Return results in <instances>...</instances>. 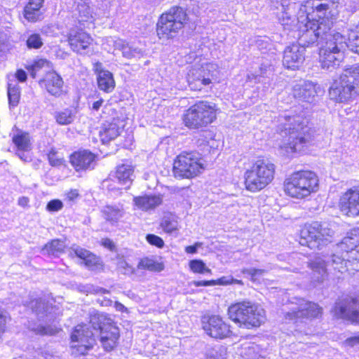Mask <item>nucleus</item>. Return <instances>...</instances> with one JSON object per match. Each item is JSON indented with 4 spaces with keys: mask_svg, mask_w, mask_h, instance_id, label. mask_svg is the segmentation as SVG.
Masks as SVG:
<instances>
[{
    "mask_svg": "<svg viewBox=\"0 0 359 359\" xmlns=\"http://www.w3.org/2000/svg\"><path fill=\"white\" fill-rule=\"evenodd\" d=\"M98 333L100 342L106 351H111L116 346L119 338L118 328L107 315L95 313L91 316L88 325L75 327L71 335L72 355H85L93 346Z\"/></svg>",
    "mask_w": 359,
    "mask_h": 359,
    "instance_id": "nucleus-1",
    "label": "nucleus"
},
{
    "mask_svg": "<svg viewBox=\"0 0 359 359\" xmlns=\"http://www.w3.org/2000/svg\"><path fill=\"white\" fill-rule=\"evenodd\" d=\"M274 125L277 133L283 138L279 147L287 154L302 151L313 139L314 130L308 119L292 115L290 111H285L276 117Z\"/></svg>",
    "mask_w": 359,
    "mask_h": 359,
    "instance_id": "nucleus-2",
    "label": "nucleus"
},
{
    "mask_svg": "<svg viewBox=\"0 0 359 359\" xmlns=\"http://www.w3.org/2000/svg\"><path fill=\"white\" fill-rule=\"evenodd\" d=\"M331 100L337 102H348L359 96V65L345 69L329 89Z\"/></svg>",
    "mask_w": 359,
    "mask_h": 359,
    "instance_id": "nucleus-3",
    "label": "nucleus"
},
{
    "mask_svg": "<svg viewBox=\"0 0 359 359\" xmlns=\"http://www.w3.org/2000/svg\"><path fill=\"white\" fill-rule=\"evenodd\" d=\"M338 256L332 255L331 257L327 256L317 257L309 264V266L312 270L313 278L315 281L322 282L327 276V271L331 270V267L334 271H337L343 273L349 270L359 271V263L355 259L350 260L348 257Z\"/></svg>",
    "mask_w": 359,
    "mask_h": 359,
    "instance_id": "nucleus-4",
    "label": "nucleus"
},
{
    "mask_svg": "<svg viewBox=\"0 0 359 359\" xmlns=\"http://www.w3.org/2000/svg\"><path fill=\"white\" fill-rule=\"evenodd\" d=\"M228 315L231 320L248 329L259 327L266 319L264 309L250 302L232 304L229 307Z\"/></svg>",
    "mask_w": 359,
    "mask_h": 359,
    "instance_id": "nucleus-5",
    "label": "nucleus"
},
{
    "mask_svg": "<svg viewBox=\"0 0 359 359\" xmlns=\"http://www.w3.org/2000/svg\"><path fill=\"white\" fill-rule=\"evenodd\" d=\"M275 165L268 158H258L245 172L247 190L256 192L266 187L273 179Z\"/></svg>",
    "mask_w": 359,
    "mask_h": 359,
    "instance_id": "nucleus-6",
    "label": "nucleus"
},
{
    "mask_svg": "<svg viewBox=\"0 0 359 359\" xmlns=\"http://www.w3.org/2000/svg\"><path fill=\"white\" fill-rule=\"evenodd\" d=\"M318 187L317 175L311 171L302 170L291 175L284 184L285 193L296 198H304L316 192Z\"/></svg>",
    "mask_w": 359,
    "mask_h": 359,
    "instance_id": "nucleus-7",
    "label": "nucleus"
},
{
    "mask_svg": "<svg viewBox=\"0 0 359 359\" xmlns=\"http://www.w3.org/2000/svg\"><path fill=\"white\" fill-rule=\"evenodd\" d=\"M216 106L207 101H199L191 106L183 116L184 125L190 129L208 126L216 119Z\"/></svg>",
    "mask_w": 359,
    "mask_h": 359,
    "instance_id": "nucleus-8",
    "label": "nucleus"
},
{
    "mask_svg": "<svg viewBox=\"0 0 359 359\" xmlns=\"http://www.w3.org/2000/svg\"><path fill=\"white\" fill-rule=\"evenodd\" d=\"M187 20L186 11L180 6H173L161 15L157 23V35L160 39L172 38Z\"/></svg>",
    "mask_w": 359,
    "mask_h": 359,
    "instance_id": "nucleus-9",
    "label": "nucleus"
},
{
    "mask_svg": "<svg viewBox=\"0 0 359 359\" xmlns=\"http://www.w3.org/2000/svg\"><path fill=\"white\" fill-rule=\"evenodd\" d=\"M333 231L318 222L306 224L300 230L299 243L312 250H322L332 242Z\"/></svg>",
    "mask_w": 359,
    "mask_h": 359,
    "instance_id": "nucleus-10",
    "label": "nucleus"
},
{
    "mask_svg": "<svg viewBox=\"0 0 359 359\" xmlns=\"http://www.w3.org/2000/svg\"><path fill=\"white\" fill-rule=\"evenodd\" d=\"M203 170L202 159L193 152L180 154L173 163L172 172L175 177L193 178Z\"/></svg>",
    "mask_w": 359,
    "mask_h": 359,
    "instance_id": "nucleus-11",
    "label": "nucleus"
},
{
    "mask_svg": "<svg viewBox=\"0 0 359 359\" xmlns=\"http://www.w3.org/2000/svg\"><path fill=\"white\" fill-rule=\"evenodd\" d=\"M218 66L206 63L201 67H193L187 74V82L191 90H201L217 79Z\"/></svg>",
    "mask_w": 359,
    "mask_h": 359,
    "instance_id": "nucleus-12",
    "label": "nucleus"
},
{
    "mask_svg": "<svg viewBox=\"0 0 359 359\" xmlns=\"http://www.w3.org/2000/svg\"><path fill=\"white\" fill-rule=\"evenodd\" d=\"M329 6L327 4H320L316 6L315 10L313 9V4L309 1H302L299 11L297 13V22L295 25L294 32H298V36L302 34L300 31V18L302 16L308 18L305 24H310L314 22V29H317L318 25L324 20H327L331 23V28L332 27V21L327 18H325V11L328 9Z\"/></svg>",
    "mask_w": 359,
    "mask_h": 359,
    "instance_id": "nucleus-13",
    "label": "nucleus"
},
{
    "mask_svg": "<svg viewBox=\"0 0 359 359\" xmlns=\"http://www.w3.org/2000/svg\"><path fill=\"white\" fill-rule=\"evenodd\" d=\"M70 48L80 55H91L93 49V39L86 32L79 29H72L67 35Z\"/></svg>",
    "mask_w": 359,
    "mask_h": 359,
    "instance_id": "nucleus-14",
    "label": "nucleus"
},
{
    "mask_svg": "<svg viewBox=\"0 0 359 359\" xmlns=\"http://www.w3.org/2000/svg\"><path fill=\"white\" fill-rule=\"evenodd\" d=\"M302 2L301 1L290 2V0L271 1L272 6L277 9L279 8V6L281 7V12L278 14V20L285 29L293 31L295 29L297 15H294V13L296 9L299 11Z\"/></svg>",
    "mask_w": 359,
    "mask_h": 359,
    "instance_id": "nucleus-15",
    "label": "nucleus"
},
{
    "mask_svg": "<svg viewBox=\"0 0 359 359\" xmlns=\"http://www.w3.org/2000/svg\"><path fill=\"white\" fill-rule=\"evenodd\" d=\"M295 303L292 302L290 311L286 312L285 318L297 320L299 318H316L321 313V309L315 303L307 302L304 299H296Z\"/></svg>",
    "mask_w": 359,
    "mask_h": 359,
    "instance_id": "nucleus-16",
    "label": "nucleus"
},
{
    "mask_svg": "<svg viewBox=\"0 0 359 359\" xmlns=\"http://www.w3.org/2000/svg\"><path fill=\"white\" fill-rule=\"evenodd\" d=\"M73 16L80 24H93L98 18L97 8L91 0H74Z\"/></svg>",
    "mask_w": 359,
    "mask_h": 359,
    "instance_id": "nucleus-17",
    "label": "nucleus"
},
{
    "mask_svg": "<svg viewBox=\"0 0 359 359\" xmlns=\"http://www.w3.org/2000/svg\"><path fill=\"white\" fill-rule=\"evenodd\" d=\"M298 39H299L297 35ZM299 43H293L287 46L284 51L283 64L287 69L295 70L298 69L303 64L305 59V46L310 43H304L299 39Z\"/></svg>",
    "mask_w": 359,
    "mask_h": 359,
    "instance_id": "nucleus-18",
    "label": "nucleus"
},
{
    "mask_svg": "<svg viewBox=\"0 0 359 359\" xmlns=\"http://www.w3.org/2000/svg\"><path fill=\"white\" fill-rule=\"evenodd\" d=\"M202 327L208 335L215 339L228 337L231 333L229 325L218 316L203 317Z\"/></svg>",
    "mask_w": 359,
    "mask_h": 359,
    "instance_id": "nucleus-19",
    "label": "nucleus"
},
{
    "mask_svg": "<svg viewBox=\"0 0 359 359\" xmlns=\"http://www.w3.org/2000/svg\"><path fill=\"white\" fill-rule=\"evenodd\" d=\"M339 207L341 212L348 217L359 216V185L342 194Z\"/></svg>",
    "mask_w": 359,
    "mask_h": 359,
    "instance_id": "nucleus-20",
    "label": "nucleus"
},
{
    "mask_svg": "<svg viewBox=\"0 0 359 359\" xmlns=\"http://www.w3.org/2000/svg\"><path fill=\"white\" fill-rule=\"evenodd\" d=\"M334 312L339 318L359 323V300L351 298L336 303Z\"/></svg>",
    "mask_w": 359,
    "mask_h": 359,
    "instance_id": "nucleus-21",
    "label": "nucleus"
},
{
    "mask_svg": "<svg viewBox=\"0 0 359 359\" xmlns=\"http://www.w3.org/2000/svg\"><path fill=\"white\" fill-rule=\"evenodd\" d=\"M337 248L346 252V255L350 254L348 258L355 259L357 263H359V229H353L348 232L337 245Z\"/></svg>",
    "mask_w": 359,
    "mask_h": 359,
    "instance_id": "nucleus-22",
    "label": "nucleus"
},
{
    "mask_svg": "<svg viewBox=\"0 0 359 359\" xmlns=\"http://www.w3.org/2000/svg\"><path fill=\"white\" fill-rule=\"evenodd\" d=\"M320 92V86L311 81H304L293 86L294 97L307 102H313Z\"/></svg>",
    "mask_w": 359,
    "mask_h": 359,
    "instance_id": "nucleus-23",
    "label": "nucleus"
},
{
    "mask_svg": "<svg viewBox=\"0 0 359 359\" xmlns=\"http://www.w3.org/2000/svg\"><path fill=\"white\" fill-rule=\"evenodd\" d=\"M95 155L87 151H79L70 156V162L76 171L93 168Z\"/></svg>",
    "mask_w": 359,
    "mask_h": 359,
    "instance_id": "nucleus-24",
    "label": "nucleus"
},
{
    "mask_svg": "<svg viewBox=\"0 0 359 359\" xmlns=\"http://www.w3.org/2000/svg\"><path fill=\"white\" fill-rule=\"evenodd\" d=\"M41 83L44 84L46 90L55 97H60L64 92L63 80L62 77L54 71L48 72L43 81H41Z\"/></svg>",
    "mask_w": 359,
    "mask_h": 359,
    "instance_id": "nucleus-25",
    "label": "nucleus"
},
{
    "mask_svg": "<svg viewBox=\"0 0 359 359\" xmlns=\"http://www.w3.org/2000/svg\"><path fill=\"white\" fill-rule=\"evenodd\" d=\"M162 197L160 195H144L133 198L135 209L142 211H150L161 205Z\"/></svg>",
    "mask_w": 359,
    "mask_h": 359,
    "instance_id": "nucleus-26",
    "label": "nucleus"
},
{
    "mask_svg": "<svg viewBox=\"0 0 359 359\" xmlns=\"http://www.w3.org/2000/svg\"><path fill=\"white\" fill-rule=\"evenodd\" d=\"M28 308L31 309L34 313L38 316L39 320H41L46 318V320H51L52 316L50 310L53 308L50 307L48 302L41 298L32 299L29 303L25 304Z\"/></svg>",
    "mask_w": 359,
    "mask_h": 359,
    "instance_id": "nucleus-27",
    "label": "nucleus"
},
{
    "mask_svg": "<svg viewBox=\"0 0 359 359\" xmlns=\"http://www.w3.org/2000/svg\"><path fill=\"white\" fill-rule=\"evenodd\" d=\"M134 167L130 163H123L117 166L115 178L121 185L129 187L133 180Z\"/></svg>",
    "mask_w": 359,
    "mask_h": 359,
    "instance_id": "nucleus-28",
    "label": "nucleus"
},
{
    "mask_svg": "<svg viewBox=\"0 0 359 359\" xmlns=\"http://www.w3.org/2000/svg\"><path fill=\"white\" fill-rule=\"evenodd\" d=\"M104 219L111 224H115L124 217L125 210L121 204L107 205L102 209Z\"/></svg>",
    "mask_w": 359,
    "mask_h": 359,
    "instance_id": "nucleus-29",
    "label": "nucleus"
},
{
    "mask_svg": "<svg viewBox=\"0 0 359 359\" xmlns=\"http://www.w3.org/2000/svg\"><path fill=\"white\" fill-rule=\"evenodd\" d=\"M116 46L122 51V55L128 59L140 58L144 55V51L133 45L125 43L122 40L116 41Z\"/></svg>",
    "mask_w": 359,
    "mask_h": 359,
    "instance_id": "nucleus-30",
    "label": "nucleus"
},
{
    "mask_svg": "<svg viewBox=\"0 0 359 359\" xmlns=\"http://www.w3.org/2000/svg\"><path fill=\"white\" fill-rule=\"evenodd\" d=\"M121 133V128L116 123L104 125L100 131V140L103 144H107L117 137Z\"/></svg>",
    "mask_w": 359,
    "mask_h": 359,
    "instance_id": "nucleus-31",
    "label": "nucleus"
},
{
    "mask_svg": "<svg viewBox=\"0 0 359 359\" xmlns=\"http://www.w3.org/2000/svg\"><path fill=\"white\" fill-rule=\"evenodd\" d=\"M98 87L100 90L106 92H111L115 87V81L112 74L110 72H100L97 77Z\"/></svg>",
    "mask_w": 359,
    "mask_h": 359,
    "instance_id": "nucleus-32",
    "label": "nucleus"
},
{
    "mask_svg": "<svg viewBox=\"0 0 359 359\" xmlns=\"http://www.w3.org/2000/svg\"><path fill=\"white\" fill-rule=\"evenodd\" d=\"M66 245L63 241L55 239L47 243L42 249L43 255L49 256L58 257L63 252Z\"/></svg>",
    "mask_w": 359,
    "mask_h": 359,
    "instance_id": "nucleus-33",
    "label": "nucleus"
},
{
    "mask_svg": "<svg viewBox=\"0 0 359 359\" xmlns=\"http://www.w3.org/2000/svg\"><path fill=\"white\" fill-rule=\"evenodd\" d=\"M161 226L168 233L177 231L179 229L178 217L172 213L165 214L161 219Z\"/></svg>",
    "mask_w": 359,
    "mask_h": 359,
    "instance_id": "nucleus-34",
    "label": "nucleus"
},
{
    "mask_svg": "<svg viewBox=\"0 0 359 359\" xmlns=\"http://www.w3.org/2000/svg\"><path fill=\"white\" fill-rule=\"evenodd\" d=\"M8 98L10 109L18 106L20 99V88L17 83H8Z\"/></svg>",
    "mask_w": 359,
    "mask_h": 359,
    "instance_id": "nucleus-35",
    "label": "nucleus"
},
{
    "mask_svg": "<svg viewBox=\"0 0 359 359\" xmlns=\"http://www.w3.org/2000/svg\"><path fill=\"white\" fill-rule=\"evenodd\" d=\"M242 353L246 357V359H259L260 357H263L264 351L259 345L249 343L243 347Z\"/></svg>",
    "mask_w": 359,
    "mask_h": 359,
    "instance_id": "nucleus-36",
    "label": "nucleus"
},
{
    "mask_svg": "<svg viewBox=\"0 0 359 359\" xmlns=\"http://www.w3.org/2000/svg\"><path fill=\"white\" fill-rule=\"evenodd\" d=\"M55 118L59 125H69L74 121L75 113L71 109H65L64 110L55 112Z\"/></svg>",
    "mask_w": 359,
    "mask_h": 359,
    "instance_id": "nucleus-37",
    "label": "nucleus"
},
{
    "mask_svg": "<svg viewBox=\"0 0 359 359\" xmlns=\"http://www.w3.org/2000/svg\"><path fill=\"white\" fill-rule=\"evenodd\" d=\"M13 142L18 150L31 149L29 135L27 133H18L13 136Z\"/></svg>",
    "mask_w": 359,
    "mask_h": 359,
    "instance_id": "nucleus-38",
    "label": "nucleus"
},
{
    "mask_svg": "<svg viewBox=\"0 0 359 359\" xmlns=\"http://www.w3.org/2000/svg\"><path fill=\"white\" fill-rule=\"evenodd\" d=\"M73 251L78 257L85 261L87 266L95 265L97 262L96 256L90 253L88 250L80 247H76L73 249Z\"/></svg>",
    "mask_w": 359,
    "mask_h": 359,
    "instance_id": "nucleus-39",
    "label": "nucleus"
},
{
    "mask_svg": "<svg viewBox=\"0 0 359 359\" xmlns=\"http://www.w3.org/2000/svg\"><path fill=\"white\" fill-rule=\"evenodd\" d=\"M138 268L140 269H147L151 271H161L163 270V266L161 263L156 262L154 259L145 257L140 261Z\"/></svg>",
    "mask_w": 359,
    "mask_h": 359,
    "instance_id": "nucleus-40",
    "label": "nucleus"
},
{
    "mask_svg": "<svg viewBox=\"0 0 359 359\" xmlns=\"http://www.w3.org/2000/svg\"><path fill=\"white\" fill-rule=\"evenodd\" d=\"M205 355V359H226V348L223 346H218L209 348Z\"/></svg>",
    "mask_w": 359,
    "mask_h": 359,
    "instance_id": "nucleus-41",
    "label": "nucleus"
},
{
    "mask_svg": "<svg viewBox=\"0 0 359 359\" xmlns=\"http://www.w3.org/2000/svg\"><path fill=\"white\" fill-rule=\"evenodd\" d=\"M190 270L195 273H211V270L208 268L201 259H193L189 263Z\"/></svg>",
    "mask_w": 359,
    "mask_h": 359,
    "instance_id": "nucleus-42",
    "label": "nucleus"
},
{
    "mask_svg": "<svg viewBox=\"0 0 359 359\" xmlns=\"http://www.w3.org/2000/svg\"><path fill=\"white\" fill-rule=\"evenodd\" d=\"M52 67L51 63L46 59H37L28 69L32 77H35L36 72L43 68L50 69Z\"/></svg>",
    "mask_w": 359,
    "mask_h": 359,
    "instance_id": "nucleus-43",
    "label": "nucleus"
},
{
    "mask_svg": "<svg viewBox=\"0 0 359 359\" xmlns=\"http://www.w3.org/2000/svg\"><path fill=\"white\" fill-rule=\"evenodd\" d=\"M242 273L250 277L253 282H259L261 278L267 273V270L261 269H243Z\"/></svg>",
    "mask_w": 359,
    "mask_h": 359,
    "instance_id": "nucleus-44",
    "label": "nucleus"
},
{
    "mask_svg": "<svg viewBox=\"0 0 359 359\" xmlns=\"http://www.w3.org/2000/svg\"><path fill=\"white\" fill-rule=\"evenodd\" d=\"M44 0H29L28 4L25 6L24 8V17L26 20H34V12L32 14L29 11H36L33 7V4L43 5Z\"/></svg>",
    "mask_w": 359,
    "mask_h": 359,
    "instance_id": "nucleus-45",
    "label": "nucleus"
},
{
    "mask_svg": "<svg viewBox=\"0 0 359 359\" xmlns=\"http://www.w3.org/2000/svg\"><path fill=\"white\" fill-rule=\"evenodd\" d=\"M29 329L32 331L35 332L37 334H54L57 332V329L55 327H52L50 326H45L41 324H39L38 325H29Z\"/></svg>",
    "mask_w": 359,
    "mask_h": 359,
    "instance_id": "nucleus-46",
    "label": "nucleus"
},
{
    "mask_svg": "<svg viewBox=\"0 0 359 359\" xmlns=\"http://www.w3.org/2000/svg\"><path fill=\"white\" fill-rule=\"evenodd\" d=\"M43 44L42 39L39 34H32L27 39V46L30 49L40 48Z\"/></svg>",
    "mask_w": 359,
    "mask_h": 359,
    "instance_id": "nucleus-47",
    "label": "nucleus"
},
{
    "mask_svg": "<svg viewBox=\"0 0 359 359\" xmlns=\"http://www.w3.org/2000/svg\"><path fill=\"white\" fill-rule=\"evenodd\" d=\"M11 37L8 30L0 29V53H4L8 50V40Z\"/></svg>",
    "mask_w": 359,
    "mask_h": 359,
    "instance_id": "nucleus-48",
    "label": "nucleus"
},
{
    "mask_svg": "<svg viewBox=\"0 0 359 359\" xmlns=\"http://www.w3.org/2000/svg\"><path fill=\"white\" fill-rule=\"evenodd\" d=\"M146 238L147 242L152 245H155L158 248H163L164 245V241L163 239L154 234H148Z\"/></svg>",
    "mask_w": 359,
    "mask_h": 359,
    "instance_id": "nucleus-49",
    "label": "nucleus"
},
{
    "mask_svg": "<svg viewBox=\"0 0 359 359\" xmlns=\"http://www.w3.org/2000/svg\"><path fill=\"white\" fill-rule=\"evenodd\" d=\"M63 204L61 201L58 199L52 200L47 204L46 209L49 212H57L61 210Z\"/></svg>",
    "mask_w": 359,
    "mask_h": 359,
    "instance_id": "nucleus-50",
    "label": "nucleus"
},
{
    "mask_svg": "<svg viewBox=\"0 0 359 359\" xmlns=\"http://www.w3.org/2000/svg\"><path fill=\"white\" fill-rule=\"evenodd\" d=\"M49 163L53 166H57L62 163V159L57 156V153L51 150L48 154Z\"/></svg>",
    "mask_w": 359,
    "mask_h": 359,
    "instance_id": "nucleus-51",
    "label": "nucleus"
},
{
    "mask_svg": "<svg viewBox=\"0 0 359 359\" xmlns=\"http://www.w3.org/2000/svg\"><path fill=\"white\" fill-rule=\"evenodd\" d=\"M8 319L7 312L0 308V334L5 332L6 325Z\"/></svg>",
    "mask_w": 359,
    "mask_h": 359,
    "instance_id": "nucleus-52",
    "label": "nucleus"
},
{
    "mask_svg": "<svg viewBox=\"0 0 359 359\" xmlns=\"http://www.w3.org/2000/svg\"><path fill=\"white\" fill-rule=\"evenodd\" d=\"M345 344L351 347H359V335L349 337L344 341Z\"/></svg>",
    "mask_w": 359,
    "mask_h": 359,
    "instance_id": "nucleus-53",
    "label": "nucleus"
},
{
    "mask_svg": "<svg viewBox=\"0 0 359 359\" xmlns=\"http://www.w3.org/2000/svg\"><path fill=\"white\" fill-rule=\"evenodd\" d=\"M192 285H194L196 287H201V286H213L216 285V281L215 280H194L192 282Z\"/></svg>",
    "mask_w": 359,
    "mask_h": 359,
    "instance_id": "nucleus-54",
    "label": "nucleus"
},
{
    "mask_svg": "<svg viewBox=\"0 0 359 359\" xmlns=\"http://www.w3.org/2000/svg\"><path fill=\"white\" fill-rule=\"evenodd\" d=\"M43 5H38V4H33V7L34 9H36V11H31L32 14L34 12V20H27L29 22H36L39 20L41 16V8Z\"/></svg>",
    "mask_w": 359,
    "mask_h": 359,
    "instance_id": "nucleus-55",
    "label": "nucleus"
},
{
    "mask_svg": "<svg viewBox=\"0 0 359 359\" xmlns=\"http://www.w3.org/2000/svg\"><path fill=\"white\" fill-rule=\"evenodd\" d=\"M203 243L196 242L194 245H189L185 248V252L188 254H195L197 252L198 248L202 247Z\"/></svg>",
    "mask_w": 359,
    "mask_h": 359,
    "instance_id": "nucleus-56",
    "label": "nucleus"
},
{
    "mask_svg": "<svg viewBox=\"0 0 359 359\" xmlns=\"http://www.w3.org/2000/svg\"><path fill=\"white\" fill-rule=\"evenodd\" d=\"M29 150H17L16 154L23 161H28L30 160V156L29 155Z\"/></svg>",
    "mask_w": 359,
    "mask_h": 359,
    "instance_id": "nucleus-57",
    "label": "nucleus"
},
{
    "mask_svg": "<svg viewBox=\"0 0 359 359\" xmlns=\"http://www.w3.org/2000/svg\"><path fill=\"white\" fill-rule=\"evenodd\" d=\"M216 281V285H227L232 284V277L231 276H223L220 278L217 279Z\"/></svg>",
    "mask_w": 359,
    "mask_h": 359,
    "instance_id": "nucleus-58",
    "label": "nucleus"
},
{
    "mask_svg": "<svg viewBox=\"0 0 359 359\" xmlns=\"http://www.w3.org/2000/svg\"><path fill=\"white\" fill-rule=\"evenodd\" d=\"M15 76L18 80L20 82H24L27 79V74L22 69H18L16 72Z\"/></svg>",
    "mask_w": 359,
    "mask_h": 359,
    "instance_id": "nucleus-59",
    "label": "nucleus"
},
{
    "mask_svg": "<svg viewBox=\"0 0 359 359\" xmlns=\"http://www.w3.org/2000/svg\"><path fill=\"white\" fill-rule=\"evenodd\" d=\"M94 71L97 74V77L99 76V74H100V72H109L108 70H105L102 68V65L100 62H96L94 65Z\"/></svg>",
    "mask_w": 359,
    "mask_h": 359,
    "instance_id": "nucleus-60",
    "label": "nucleus"
},
{
    "mask_svg": "<svg viewBox=\"0 0 359 359\" xmlns=\"http://www.w3.org/2000/svg\"><path fill=\"white\" fill-rule=\"evenodd\" d=\"M104 100L102 99H100L92 104L90 109L94 111H98L101 107Z\"/></svg>",
    "mask_w": 359,
    "mask_h": 359,
    "instance_id": "nucleus-61",
    "label": "nucleus"
},
{
    "mask_svg": "<svg viewBox=\"0 0 359 359\" xmlns=\"http://www.w3.org/2000/svg\"><path fill=\"white\" fill-rule=\"evenodd\" d=\"M118 267L123 269L125 270L124 273H128L131 271L130 267L124 260H121L118 263Z\"/></svg>",
    "mask_w": 359,
    "mask_h": 359,
    "instance_id": "nucleus-62",
    "label": "nucleus"
},
{
    "mask_svg": "<svg viewBox=\"0 0 359 359\" xmlns=\"http://www.w3.org/2000/svg\"><path fill=\"white\" fill-rule=\"evenodd\" d=\"M18 203L20 206L25 208L28 205L29 198L25 196H22L19 198Z\"/></svg>",
    "mask_w": 359,
    "mask_h": 359,
    "instance_id": "nucleus-63",
    "label": "nucleus"
},
{
    "mask_svg": "<svg viewBox=\"0 0 359 359\" xmlns=\"http://www.w3.org/2000/svg\"><path fill=\"white\" fill-rule=\"evenodd\" d=\"M114 307H115L116 310L118 311H121V312H127L128 311L127 308L123 304H122L121 303L118 302H115Z\"/></svg>",
    "mask_w": 359,
    "mask_h": 359,
    "instance_id": "nucleus-64",
    "label": "nucleus"
}]
</instances>
